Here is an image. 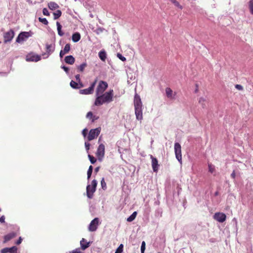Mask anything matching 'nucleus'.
I'll list each match as a JSON object with an SVG mask.
<instances>
[{
  "label": "nucleus",
  "mask_w": 253,
  "mask_h": 253,
  "mask_svg": "<svg viewBox=\"0 0 253 253\" xmlns=\"http://www.w3.org/2000/svg\"><path fill=\"white\" fill-rule=\"evenodd\" d=\"M113 90H110L104 94L96 96L94 102L96 106H100L104 103H109L113 101Z\"/></svg>",
  "instance_id": "obj_1"
},
{
  "label": "nucleus",
  "mask_w": 253,
  "mask_h": 253,
  "mask_svg": "<svg viewBox=\"0 0 253 253\" xmlns=\"http://www.w3.org/2000/svg\"><path fill=\"white\" fill-rule=\"evenodd\" d=\"M134 106L136 118L138 120L143 119L142 115V103L139 95L136 93L134 97Z\"/></svg>",
  "instance_id": "obj_2"
},
{
  "label": "nucleus",
  "mask_w": 253,
  "mask_h": 253,
  "mask_svg": "<svg viewBox=\"0 0 253 253\" xmlns=\"http://www.w3.org/2000/svg\"><path fill=\"white\" fill-rule=\"evenodd\" d=\"M107 87L108 84L107 82L103 81H100L96 90V96L104 94V92Z\"/></svg>",
  "instance_id": "obj_3"
},
{
  "label": "nucleus",
  "mask_w": 253,
  "mask_h": 253,
  "mask_svg": "<svg viewBox=\"0 0 253 253\" xmlns=\"http://www.w3.org/2000/svg\"><path fill=\"white\" fill-rule=\"evenodd\" d=\"M31 36L32 33L31 32H21L16 38V42L17 43H21L26 41L27 39Z\"/></svg>",
  "instance_id": "obj_4"
},
{
  "label": "nucleus",
  "mask_w": 253,
  "mask_h": 253,
  "mask_svg": "<svg viewBox=\"0 0 253 253\" xmlns=\"http://www.w3.org/2000/svg\"><path fill=\"white\" fill-rule=\"evenodd\" d=\"M174 153L175 157L180 164H182V154H181V147L180 144L176 142L174 143Z\"/></svg>",
  "instance_id": "obj_5"
},
{
  "label": "nucleus",
  "mask_w": 253,
  "mask_h": 253,
  "mask_svg": "<svg viewBox=\"0 0 253 253\" xmlns=\"http://www.w3.org/2000/svg\"><path fill=\"white\" fill-rule=\"evenodd\" d=\"M15 35V32L12 29L3 33V42L5 43L10 42Z\"/></svg>",
  "instance_id": "obj_6"
},
{
  "label": "nucleus",
  "mask_w": 253,
  "mask_h": 253,
  "mask_svg": "<svg viewBox=\"0 0 253 253\" xmlns=\"http://www.w3.org/2000/svg\"><path fill=\"white\" fill-rule=\"evenodd\" d=\"M101 128L100 127L90 129L87 136L88 140L91 141L96 138L99 134Z\"/></svg>",
  "instance_id": "obj_7"
},
{
  "label": "nucleus",
  "mask_w": 253,
  "mask_h": 253,
  "mask_svg": "<svg viewBox=\"0 0 253 253\" xmlns=\"http://www.w3.org/2000/svg\"><path fill=\"white\" fill-rule=\"evenodd\" d=\"M105 154V146L103 144H100L96 152V156L99 161H101Z\"/></svg>",
  "instance_id": "obj_8"
},
{
  "label": "nucleus",
  "mask_w": 253,
  "mask_h": 253,
  "mask_svg": "<svg viewBox=\"0 0 253 253\" xmlns=\"http://www.w3.org/2000/svg\"><path fill=\"white\" fill-rule=\"evenodd\" d=\"M99 224V219L97 217L94 218L90 223L88 226V230L93 232L96 230Z\"/></svg>",
  "instance_id": "obj_9"
},
{
  "label": "nucleus",
  "mask_w": 253,
  "mask_h": 253,
  "mask_svg": "<svg viewBox=\"0 0 253 253\" xmlns=\"http://www.w3.org/2000/svg\"><path fill=\"white\" fill-rule=\"evenodd\" d=\"M213 218L216 221L222 223L226 220V216L223 213L216 212L213 215Z\"/></svg>",
  "instance_id": "obj_10"
},
{
  "label": "nucleus",
  "mask_w": 253,
  "mask_h": 253,
  "mask_svg": "<svg viewBox=\"0 0 253 253\" xmlns=\"http://www.w3.org/2000/svg\"><path fill=\"white\" fill-rule=\"evenodd\" d=\"M150 158L152 160V167L153 170L154 172H157L159 167L158 161L157 158L154 157L152 155H150Z\"/></svg>",
  "instance_id": "obj_11"
},
{
  "label": "nucleus",
  "mask_w": 253,
  "mask_h": 253,
  "mask_svg": "<svg viewBox=\"0 0 253 253\" xmlns=\"http://www.w3.org/2000/svg\"><path fill=\"white\" fill-rule=\"evenodd\" d=\"M97 180L94 179L91 182V187H92V192H90L91 193H88L87 192V197L89 198V199H91L93 197V193L95 192L96 191V186H97Z\"/></svg>",
  "instance_id": "obj_12"
},
{
  "label": "nucleus",
  "mask_w": 253,
  "mask_h": 253,
  "mask_svg": "<svg viewBox=\"0 0 253 253\" xmlns=\"http://www.w3.org/2000/svg\"><path fill=\"white\" fill-rule=\"evenodd\" d=\"M51 47H52L51 44H46V53H44V54H42V55L43 57V58H47L49 56V54L51 52H53L54 49V48L53 49H51Z\"/></svg>",
  "instance_id": "obj_13"
},
{
  "label": "nucleus",
  "mask_w": 253,
  "mask_h": 253,
  "mask_svg": "<svg viewBox=\"0 0 253 253\" xmlns=\"http://www.w3.org/2000/svg\"><path fill=\"white\" fill-rule=\"evenodd\" d=\"M17 247L15 246H13L11 248H3L0 251V253H14L17 251Z\"/></svg>",
  "instance_id": "obj_14"
},
{
  "label": "nucleus",
  "mask_w": 253,
  "mask_h": 253,
  "mask_svg": "<svg viewBox=\"0 0 253 253\" xmlns=\"http://www.w3.org/2000/svg\"><path fill=\"white\" fill-rule=\"evenodd\" d=\"M41 59V56L38 55H32L27 56L26 60L28 61L37 62Z\"/></svg>",
  "instance_id": "obj_15"
},
{
  "label": "nucleus",
  "mask_w": 253,
  "mask_h": 253,
  "mask_svg": "<svg viewBox=\"0 0 253 253\" xmlns=\"http://www.w3.org/2000/svg\"><path fill=\"white\" fill-rule=\"evenodd\" d=\"M90 242H87L86 240L84 238H83L82 240L80 241L81 247L83 250H85L88 247H89V246H90Z\"/></svg>",
  "instance_id": "obj_16"
},
{
  "label": "nucleus",
  "mask_w": 253,
  "mask_h": 253,
  "mask_svg": "<svg viewBox=\"0 0 253 253\" xmlns=\"http://www.w3.org/2000/svg\"><path fill=\"white\" fill-rule=\"evenodd\" d=\"M16 236V233L14 232H11L7 235H6L4 237V242H7L9 241H10L11 239H12V238L15 237Z\"/></svg>",
  "instance_id": "obj_17"
},
{
  "label": "nucleus",
  "mask_w": 253,
  "mask_h": 253,
  "mask_svg": "<svg viewBox=\"0 0 253 253\" xmlns=\"http://www.w3.org/2000/svg\"><path fill=\"white\" fill-rule=\"evenodd\" d=\"M65 62L69 64L72 65L75 61V58L72 55H68L64 59Z\"/></svg>",
  "instance_id": "obj_18"
},
{
  "label": "nucleus",
  "mask_w": 253,
  "mask_h": 253,
  "mask_svg": "<svg viewBox=\"0 0 253 253\" xmlns=\"http://www.w3.org/2000/svg\"><path fill=\"white\" fill-rule=\"evenodd\" d=\"M81 39V35L78 32H76L72 35V40L74 42H79Z\"/></svg>",
  "instance_id": "obj_19"
},
{
  "label": "nucleus",
  "mask_w": 253,
  "mask_h": 253,
  "mask_svg": "<svg viewBox=\"0 0 253 253\" xmlns=\"http://www.w3.org/2000/svg\"><path fill=\"white\" fill-rule=\"evenodd\" d=\"M79 93L81 94H91L93 93V91L89 88V87L84 89H80Z\"/></svg>",
  "instance_id": "obj_20"
},
{
  "label": "nucleus",
  "mask_w": 253,
  "mask_h": 253,
  "mask_svg": "<svg viewBox=\"0 0 253 253\" xmlns=\"http://www.w3.org/2000/svg\"><path fill=\"white\" fill-rule=\"evenodd\" d=\"M166 93L167 96L170 99H173L174 97L172 96L173 91L169 87H167L166 89Z\"/></svg>",
  "instance_id": "obj_21"
},
{
  "label": "nucleus",
  "mask_w": 253,
  "mask_h": 253,
  "mask_svg": "<svg viewBox=\"0 0 253 253\" xmlns=\"http://www.w3.org/2000/svg\"><path fill=\"white\" fill-rule=\"evenodd\" d=\"M98 56L102 61H105L106 58V53L104 50H101L98 53Z\"/></svg>",
  "instance_id": "obj_22"
},
{
  "label": "nucleus",
  "mask_w": 253,
  "mask_h": 253,
  "mask_svg": "<svg viewBox=\"0 0 253 253\" xmlns=\"http://www.w3.org/2000/svg\"><path fill=\"white\" fill-rule=\"evenodd\" d=\"M48 6L51 10H55L59 7V5L56 2L52 1L49 2Z\"/></svg>",
  "instance_id": "obj_23"
},
{
  "label": "nucleus",
  "mask_w": 253,
  "mask_h": 253,
  "mask_svg": "<svg viewBox=\"0 0 253 253\" xmlns=\"http://www.w3.org/2000/svg\"><path fill=\"white\" fill-rule=\"evenodd\" d=\"M56 25H57L58 34L60 36H63L64 35V33L61 30L62 26L60 25V24L59 22H56Z\"/></svg>",
  "instance_id": "obj_24"
},
{
  "label": "nucleus",
  "mask_w": 253,
  "mask_h": 253,
  "mask_svg": "<svg viewBox=\"0 0 253 253\" xmlns=\"http://www.w3.org/2000/svg\"><path fill=\"white\" fill-rule=\"evenodd\" d=\"M137 215V212L134 211L127 218V221L128 222H131L136 217Z\"/></svg>",
  "instance_id": "obj_25"
},
{
  "label": "nucleus",
  "mask_w": 253,
  "mask_h": 253,
  "mask_svg": "<svg viewBox=\"0 0 253 253\" xmlns=\"http://www.w3.org/2000/svg\"><path fill=\"white\" fill-rule=\"evenodd\" d=\"M62 12L60 10H57L55 12L53 13L54 19L56 20L58 19L61 15Z\"/></svg>",
  "instance_id": "obj_26"
},
{
  "label": "nucleus",
  "mask_w": 253,
  "mask_h": 253,
  "mask_svg": "<svg viewBox=\"0 0 253 253\" xmlns=\"http://www.w3.org/2000/svg\"><path fill=\"white\" fill-rule=\"evenodd\" d=\"M87 64L86 62H84L80 66H78L77 69L79 72H83L84 70V68L86 67Z\"/></svg>",
  "instance_id": "obj_27"
},
{
  "label": "nucleus",
  "mask_w": 253,
  "mask_h": 253,
  "mask_svg": "<svg viewBox=\"0 0 253 253\" xmlns=\"http://www.w3.org/2000/svg\"><path fill=\"white\" fill-rule=\"evenodd\" d=\"M206 100L205 98L201 97L199 98V103L200 104L203 108L206 107Z\"/></svg>",
  "instance_id": "obj_28"
},
{
  "label": "nucleus",
  "mask_w": 253,
  "mask_h": 253,
  "mask_svg": "<svg viewBox=\"0 0 253 253\" xmlns=\"http://www.w3.org/2000/svg\"><path fill=\"white\" fill-rule=\"evenodd\" d=\"M92 170H93V167L92 166H90L89 167V168L88 169L87 172V178L88 180H89L91 177V174L92 173Z\"/></svg>",
  "instance_id": "obj_29"
},
{
  "label": "nucleus",
  "mask_w": 253,
  "mask_h": 253,
  "mask_svg": "<svg viewBox=\"0 0 253 253\" xmlns=\"http://www.w3.org/2000/svg\"><path fill=\"white\" fill-rule=\"evenodd\" d=\"M248 5L250 13L253 15V0H250Z\"/></svg>",
  "instance_id": "obj_30"
},
{
  "label": "nucleus",
  "mask_w": 253,
  "mask_h": 253,
  "mask_svg": "<svg viewBox=\"0 0 253 253\" xmlns=\"http://www.w3.org/2000/svg\"><path fill=\"white\" fill-rule=\"evenodd\" d=\"M70 48H71V47H70V44H69V43H67V44L65 45V47H64V48L63 50H62V51H63V52H64L65 54H67V53H68L69 52V51L70 50Z\"/></svg>",
  "instance_id": "obj_31"
},
{
  "label": "nucleus",
  "mask_w": 253,
  "mask_h": 253,
  "mask_svg": "<svg viewBox=\"0 0 253 253\" xmlns=\"http://www.w3.org/2000/svg\"><path fill=\"white\" fill-rule=\"evenodd\" d=\"M70 86L74 89H79L78 83H77L74 81H71L70 82Z\"/></svg>",
  "instance_id": "obj_32"
},
{
  "label": "nucleus",
  "mask_w": 253,
  "mask_h": 253,
  "mask_svg": "<svg viewBox=\"0 0 253 253\" xmlns=\"http://www.w3.org/2000/svg\"><path fill=\"white\" fill-rule=\"evenodd\" d=\"M39 21L40 22H42V23H43L44 25H47L48 24V21L45 18L39 17Z\"/></svg>",
  "instance_id": "obj_33"
},
{
  "label": "nucleus",
  "mask_w": 253,
  "mask_h": 253,
  "mask_svg": "<svg viewBox=\"0 0 253 253\" xmlns=\"http://www.w3.org/2000/svg\"><path fill=\"white\" fill-rule=\"evenodd\" d=\"M123 245L121 244L115 251V253H122L123 251Z\"/></svg>",
  "instance_id": "obj_34"
},
{
  "label": "nucleus",
  "mask_w": 253,
  "mask_h": 253,
  "mask_svg": "<svg viewBox=\"0 0 253 253\" xmlns=\"http://www.w3.org/2000/svg\"><path fill=\"white\" fill-rule=\"evenodd\" d=\"M88 158L89 159V161H90V163L92 164H94L96 162V159L93 156L88 154Z\"/></svg>",
  "instance_id": "obj_35"
},
{
  "label": "nucleus",
  "mask_w": 253,
  "mask_h": 253,
  "mask_svg": "<svg viewBox=\"0 0 253 253\" xmlns=\"http://www.w3.org/2000/svg\"><path fill=\"white\" fill-rule=\"evenodd\" d=\"M101 185L103 189L105 190L107 188V186L106 182H105L104 178H102L101 180Z\"/></svg>",
  "instance_id": "obj_36"
},
{
  "label": "nucleus",
  "mask_w": 253,
  "mask_h": 253,
  "mask_svg": "<svg viewBox=\"0 0 253 253\" xmlns=\"http://www.w3.org/2000/svg\"><path fill=\"white\" fill-rule=\"evenodd\" d=\"M104 30V28L102 27H98L95 30V32L97 34L99 35L102 33Z\"/></svg>",
  "instance_id": "obj_37"
},
{
  "label": "nucleus",
  "mask_w": 253,
  "mask_h": 253,
  "mask_svg": "<svg viewBox=\"0 0 253 253\" xmlns=\"http://www.w3.org/2000/svg\"><path fill=\"white\" fill-rule=\"evenodd\" d=\"M145 242L144 241H143L141 244V253H144L145 250Z\"/></svg>",
  "instance_id": "obj_38"
},
{
  "label": "nucleus",
  "mask_w": 253,
  "mask_h": 253,
  "mask_svg": "<svg viewBox=\"0 0 253 253\" xmlns=\"http://www.w3.org/2000/svg\"><path fill=\"white\" fill-rule=\"evenodd\" d=\"M97 82V80H95L90 85V86L89 87V88L93 92L94 88L95 87V85L96 84Z\"/></svg>",
  "instance_id": "obj_39"
},
{
  "label": "nucleus",
  "mask_w": 253,
  "mask_h": 253,
  "mask_svg": "<svg viewBox=\"0 0 253 253\" xmlns=\"http://www.w3.org/2000/svg\"><path fill=\"white\" fill-rule=\"evenodd\" d=\"M117 57L121 60L122 61H125L126 60V57L123 56L120 53H117Z\"/></svg>",
  "instance_id": "obj_40"
},
{
  "label": "nucleus",
  "mask_w": 253,
  "mask_h": 253,
  "mask_svg": "<svg viewBox=\"0 0 253 253\" xmlns=\"http://www.w3.org/2000/svg\"><path fill=\"white\" fill-rule=\"evenodd\" d=\"M92 187H91L90 185H87L86 186V195H87V192L88 193H91L90 192H92Z\"/></svg>",
  "instance_id": "obj_41"
},
{
  "label": "nucleus",
  "mask_w": 253,
  "mask_h": 253,
  "mask_svg": "<svg viewBox=\"0 0 253 253\" xmlns=\"http://www.w3.org/2000/svg\"><path fill=\"white\" fill-rule=\"evenodd\" d=\"M42 13H43V14L44 15H46V16H49V13L47 10V9L46 8H44L43 9H42Z\"/></svg>",
  "instance_id": "obj_42"
},
{
  "label": "nucleus",
  "mask_w": 253,
  "mask_h": 253,
  "mask_svg": "<svg viewBox=\"0 0 253 253\" xmlns=\"http://www.w3.org/2000/svg\"><path fill=\"white\" fill-rule=\"evenodd\" d=\"M209 170L211 173H212L214 170V167L211 164H209Z\"/></svg>",
  "instance_id": "obj_43"
},
{
  "label": "nucleus",
  "mask_w": 253,
  "mask_h": 253,
  "mask_svg": "<svg viewBox=\"0 0 253 253\" xmlns=\"http://www.w3.org/2000/svg\"><path fill=\"white\" fill-rule=\"evenodd\" d=\"M173 4H174L175 6H176L177 7H178L180 9H182V6L176 0L175 1H174Z\"/></svg>",
  "instance_id": "obj_44"
},
{
  "label": "nucleus",
  "mask_w": 253,
  "mask_h": 253,
  "mask_svg": "<svg viewBox=\"0 0 253 253\" xmlns=\"http://www.w3.org/2000/svg\"><path fill=\"white\" fill-rule=\"evenodd\" d=\"M93 116V114L91 112H88L86 115V117L88 119H91Z\"/></svg>",
  "instance_id": "obj_45"
},
{
  "label": "nucleus",
  "mask_w": 253,
  "mask_h": 253,
  "mask_svg": "<svg viewBox=\"0 0 253 253\" xmlns=\"http://www.w3.org/2000/svg\"><path fill=\"white\" fill-rule=\"evenodd\" d=\"M70 253H83V252L81 251L80 248H77L72 251Z\"/></svg>",
  "instance_id": "obj_46"
},
{
  "label": "nucleus",
  "mask_w": 253,
  "mask_h": 253,
  "mask_svg": "<svg viewBox=\"0 0 253 253\" xmlns=\"http://www.w3.org/2000/svg\"><path fill=\"white\" fill-rule=\"evenodd\" d=\"M61 68L63 69L66 73L68 74L69 73V69L68 67H66L65 66H61Z\"/></svg>",
  "instance_id": "obj_47"
},
{
  "label": "nucleus",
  "mask_w": 253,
  "mask_h": 253,
  "mask_svg": "<svg viewBox=\"0 0 253 253\" xmlns=\"http://www.w3.org/2000/svg\"><path fill=\"white\" fill-rule=\"evenodd\" d=\"M84 144H85V149H86V151L88 152V151L89 149L90 144L88 142H85Z\"/></svg>",
  "instance_id": "obj_48"
},
{
  "label": "nucleus",
  "mask_w": 253,
  "mask_h": 253,
  "mask_svg": "<svg viewBox=\"0 0 253 253\" xmlns=\"http://www.w3.org/2000/svg\"><path fill=\"white\" fill-rule=\"evenodd\" d=\"M235 87H236V88H237V89H238L239 90H242L243 89V86L240 84H236L235 85Z\"/></svg>",
  "instance_id": "obj_49"
},
{
  "label": "nucleus",
  "mask_w": 253,
  "mask_h": 253,
  "mask_svg": "<svg viewBox=\"0 0 253 253\" xmlns=\"http://www.w3.org/2000/svg\"><path fill=\"white\" fill-rule=\"evenodd\" d=\"M87 129L86 128H84L82 131V134L85 137L87 135Z\"/></svg>",
  "instance_id": "obj_50"
},
{
  "label": "nucleus",
  "mask_w": 253,
  "mask_h": 253,
  "mask_svg": "<svg viewBox=\"0 0 253 253\" xmlns=\"http://www.w3.org/2000/svg\"><path fill=\"white\" fill-rule=\"evenodd\" d=\"M5 216L4 215H2L0 217V223H4L5 222Z\"/></svg>",
  "instance_id": "obj_51"
},
{
  "label": "nucleus",
  "mask_w": 253,
  "mask_h": 253,
  "mask_svg": "<svg viewBox=\"0 0 253 253\" xmlns=\"http://www.w3.org/2000/svg\"><path fill=\"white\" fill-rule=\"evenodd\" d=\"M76 79L78 82H80L81 79H80V76L79 74H77L75 76Z\"/></svg>",
  "instance_id": "obj_52"
},
{
  "label": "nucleus",
  "mask_w": 253,
  "mask_h": 253,
  "mask_svg": "<svg viewBox=\"0 0 253 253\" xmlns=\"http://www.w3.org/2000/svg\"><path fill=\"white\" fill-rule=\"evenodd\" d=\"M78 87H79V88H81L82 87H83L84 86V84L81 82V81H80V82H78Z\"/></svg>",
  "instance_id": "obj_53"
},
{
  "label": "nucleus",
  "mask_w": 253,
  "mask_h": 253,
  "mask_svg": "<svg viewBox=\"0 0 253 253\" xmlns=\"http://www.w3.org/2000/svg\"><path fill=\"white\" fill-rule=\"evenodd\" d=\"M98 118V117H97L96 116H93V117L91 119H92L91 122H94L95 120H97Z\"/></svg>",
  "instance_id": "obj_54"
},
{
  "label": "nucleus",
  "mask_w": 253,
  "mask_h": 253,
  "mask_svg": "<svg viewBox=\"0 0 253 253\" xmlns=\"http://www.w3.org/2000/svg\"><path fill=\"white\" fill-rule=\"evenodd\" d=\"M22 240V238L21 237H20L19 239L17 241L16 244L17 245H19L20 244H21Z\"/></svg>",
  "instance_id": "obj_55"
},
{
  "label": "nucleus",
  "mask_w": 253,
  "mask_h": 253,
  "mask_svg": "<svg viewBox=\"0 0 253 253\" xmlns=\"http://www.w3.org/2000/svg\"><path fill=\"white\" fill-rule=\"evenodd\" d=\"M235 176H236L235 171V170H233L232 173L231 174V177L232 178L234 179L235 178Z\"/></svg>",
  "instance_id": "obj_56"
},
{
  "label": "nucleus",
  "mask_w": 253,
  "mask_h": 253,
  "mask_svg": "<svg viewBox=\"0 0 253 253\" xmlns=\"http://www.w3.org/2000/svg\"><path fill=\"white\" fill-rule=\"evenodd\" d=\"M65 54V53L63 52V51L61 50L60 52V54H59V56L60 57V58H62L63 55H64Z\"/></svg>",
  "instance_id": "obj_57"
},
{
  "label": "nucleus",
  "mask_w": 253,
  "mask_h": 253,
  "mask_svg": "<svg viewBox=\"0 0 253 253\" xmlns=\"http://www.w3.org/2000/svg\"><path fill=\"white\" fill-rule=\"evenodd\" d=\"M99 167H97V168H96L95 169L94 171H95V172L96 173H97V172L99 171Z\"/></svg>",
  "instance_id": "obj_58"
},
{
  "label": "nucleus",
  "mask_w": 253,
  "mask_h": 253,
  "mask_svg": "<svg viewBox=\"0 0 253 253\" xmlns=\"http://www.w3.org/2000/svg\"><path fill=\"white\" fill-rule=\"evenodd\" d=\"M214 239L211 238V239L210 240V241L211 242H214Z\"/></svg>",
  "instance_id": "obj_59"
},
{
  "label": "nucleus",
  "mask_w": 253,
  "mask_h": 253,
  "mask_svg": "<svg viewBox=\"0 0 253 253\" xmlns=\"http://www.w3.org/2000/svg\"><path fill=\"white\" fill-rule=\"evenodd\" d=\"M218 194V192H216L214 194L215 196H217Z\"/></svg>",
  "instance_id": "obj_60"
},
{
  "label": "nucleus",
  "mask_w": 253,
  "mask_h": 253,
  "mask_svg": "<svg viewBox=\"0 0 253 253\" xmlns=\"http://www.w3.org/2000/svg\"><path fill=\"white\" fill-rule=\"evenodd\" d=\"M100 141H101V136L99 138L98 143H99Z\"/></svg>",
  "instance_id": "obj_61"
},
{
  "label": "nucleus",
  "mask_w": 253,
  "mask_h": 253,
  "mask_svg": "<svg viewBox=\"0 0 253 253\" xmlns=\"http://www.w3.org/2000/svg\"><path fill=\"white\" fill-rule=\"evenodd\" d=\"M1 43V42L0 41V43Z\"/></svg>",
  "instance_id": "obj_62"
}]
</instances>
